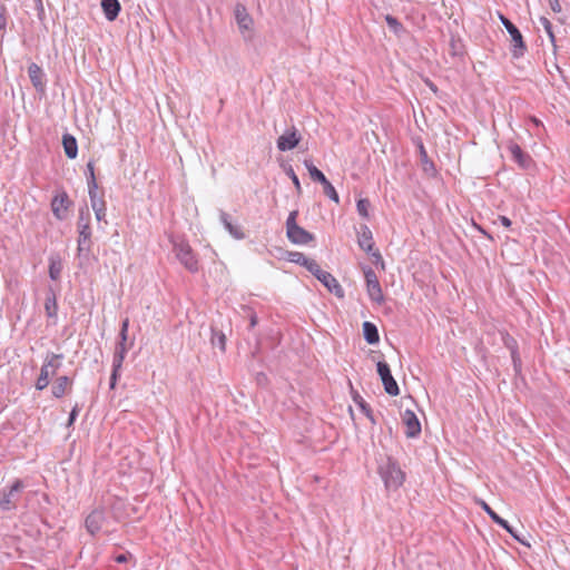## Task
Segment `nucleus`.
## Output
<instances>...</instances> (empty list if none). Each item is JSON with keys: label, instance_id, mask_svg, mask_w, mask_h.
<instances>
[{"label": "nucleus", "instance_id": "obj_1", "mask_svg": "<svg viewBox=\"0 0 570 570\" xmlns=\"http://www.w3.org/2000/svg\"><path fill=\"white\" fill-rule=\"evenodd\" d=\"M234 18L244 42L252 43L256 37L255 22L245 4L236 3L234 8Z\"/></svg>", "mask_w": 570, "mask_h": 570}, {"label": "nucleus", "instance_id": "obj_2", "mask_svg": "<svg viewBox=\"0 0 570 570\" xmlns=\"http://www.w3.org/2000/svg\"><path fill=\"white\" fill-rule=\"evenodd\" d=\"M77 229H78V246L77 252L78 256L88 255L91 250L92 242H91V227H90V213L88 208L81 209L79 212V217L77 220Z\"/></svg>", "mask_w": 570, "mask_h": 570}, {"label": "nucleus", "instance_id": "obj_3", "mask_svg": "<svg viewBox=\"0 0 570 570\" xmlns=\"http://www.w3.org/2000/svg\"><path fill=\"white\" fill-rule=\"evenodd\" d=\"M379 473L387 489L400 488L405 479L399 463L391 456L380 464Z\"/></svg>", "mask_w": 570, "mask_h": 570}, {"label": "nucleus", "instance_id": "obj_4", "mask_svg": "<svg viewBox=\"0 0 570 570\" xmlns=\"http://www.w3.org/2000/svg\"><path fill=\"white\" fill-rule=\"evenodd\" d=\"M62 358V354H56L52 352H48L46 354L43 364L40 368V374L36 381L37 390L42 391L49 385L50 376L56 374L60 368Z\"/></svg>", "mask_w": 570, "mask_h": 570}, {"label": "nucleus", "instance_id": "obj_5", "mask_svg": "<svg viewBox=\"0 0 570 570\" xmlns=\"http://www.w3.org/2000/svg\"><path fill=\"white\" fill-rule=\"evenodd\" d=\"M298 216V210H292L286 219V236L291 243L296 245H306L314 240V235L299 225H297L296 219Z\"/></svg>", "mask_w": 570, "mask_h": 570}, {"label": "nucleus", "instance_id": "obj_6", "mask_svg": "<svg viewBox=\"0 0 570 570\" xmlns=\"http://www.w3.org/2000/svg\"><path fill=\"white\" fill-rule=\"evenodd\" d=\"M173 250L179 263L190 273H196L199 269V263L196 254L190 245L184 240L178 239L173 243Z\"/></svg>", "mask_w": 570, "mask_h": 570}, {"label": "nucleus", "instance_id": "obj_7", "mask_svg": "<svg viewBox=\"0 0 570 570\" xmlns=\"http://www.w3.org/2000/svg\"><path fill=\"white\" fill-rule=\"evenodd\" d=\"M24 488V483L17 479L9 489H2L0 491V510L11 511L16 509Z\"/></svg>", "mask_w": 570, "mask_h": 570}, {"label": "nucleus", "instance_id": "obj_8", "mask_svg": "<svg viewBox=\"0 0 570 570\" xmlns=\"http://www.w3.org/2000/svg\"><path fill=\"white\" fill-rule=\"evenodd\" d=\"M308 272L313 274L328 289V292L338 298L344 297V289L337 279L331 273L323 271L316 261L314 264L308 266Z\"/></svg>", "mask_w": 570, "mask_h": 570}, {"label": "nucleus", "instance_id": "obj_9", "mask_svg": "<svg viewBox=\"0 0 570 570\" xmlns=\"http://www.w3.org/2000/svg\"><path fill=\"white\" fill-rule=\"evenodd\" d=\"M500 21L505 27L507 31L511 36L512 41V56L514 58H520L524 55L527 50V46L524 43L523 37L520 30L503 14H500Z\"/></svg>", "mask_w": 570, "mask_h": 570}, {"label": "nucleus", "instance_id": "obj_10", "mask_svg": "<svg viewBox=\"0 0 570 570\" xmlns=\"http://www.w3.org/2000/svg\"><path fill=\"white\" fill-rule=\"evenodd\" d=\"M376 366H377V373L382 380L385 392L387 394H390L391 396L399 395L400 389L391 373L390 365L386 362L380 361V362H377Z\"/></svg>", "mask_w": 570, "mask_h": 570}, {"label": "nucleus", "instance_id": "obj_11", "mask_svg": "<svg viewBox=\"0 0 570 570\" xmlns=\"http://www.w3.org/2000/svg\"><path fill=\"white\" fill-rule=\"evenodd\" d=\"M364 277L366 281V289L370 298L375 303L382 304L384 302V296L375 272L368 267L366 271H364Z\"/></svg>", "mask_w": 570, "mask_h": 570}, {"label": "nucleus", "instance_id": "obj_12", "mask_svg": "<svg viewBox=\"0 0 570 570\" xmlns=\"http://www.w3.org/2000/svg\"><path fill=\"white\" fill-rule=\"evenodd\" d=\"M357 244L367 254H371L376 259H382L380 252L377 249L374 250L373 234L367 225H361L357 232Z\"/></svg>", "mask_w": 570, "mask_h": 570}, {"label": "nucleus", "instance_id": "obj_13", "mask_svg": "<svg viewBox=\"0 0 570 570\" xmlns=\"http://www.w3.org/2000/svg\"><path fill=\"white\" fill-rule=\"evenodd\" d=\"M301 139V134L293 126L278 137L276 145L278 150L287 151L294 149L299 144Z\"/></svg>", "mask_w": 570, "mask_h": 570}, {"label": "nucleus", "instance_id": "obj_14", "mask_svg": "<svg viewBox=\"0 0 570 570\" xmlns=\"http://www.w3.org/2000/svg\"><path fill=\"white\" fill-rule=\"evenodd\" d=\"M71 205V202L68 197V194L62 190L55 195L51 200V210L55 217L59 220H62L67 217L68 209Z\"/></svg>", "mask_w": 570, "mask_h": 570}, {"label": "nucleus", "instance_id": "obj_15", "mask_svg": "<svg viewBox=\"0 0 570 570\" xmlns=\"http://www.w3.org/2000/svg\"><path fill=\"white\" fill-rule=\"evenodd\" d=\"M508 150L511 154L512 160L515 161L522 169H529L533 165L531 156L523 151L515 142L508 145Z\"/></svg>", "mask_w": 570, "mask_h": 570}, {"label": "nucleus", "instance_id": "obj_16", "mask_svg": "<svg viewBox=\"0 0 570 570\" xmlns=\"http://www.w3.org/2000/svg\"><path fill=\"white\" fill-rule=\"evenodd\" d=\"M402 420L406 426L405 435L407 438H416L420 435L421 423L413 411L405 410L402 414Z\"/></svg>", "mask_w": 570, "mask_h": 570}, {"label": "nucleus", "instance_id": "obj_17", "mask_svg": "<svg viewBox=\"0 0 570 570\" xmlns=\"http://www.w3.org/2000/svg\"><path fill=\"white\" fill-rule=\"evenodd\" d=\"M105 520L106 517L104 510L96 509L86 518L85 527L91 535H95L101 530Z\"/></svg>", "mask_w": 570, "mask_h": 570}, {"label": "nucleus", "instance_id": "obj_18", "mask_svg": "<svg viewBox=\"0 0 570 570\" xmlns=\"http://www.w3.org/2000/svg\"><path fill=\"white\" fill-rule=\"evenodd\" d=\"M28 75L35 89L43 92L46 88V75L41 67L36 62H31L28 67Z\"/></svg>", "mask_w": 570, "mask_h": 570}, {"label": "nucleus", "instance_id": "obj_19", "mask_svg": "<svg viewBox=\"0 0 570 570\" xmlns=\"http://www.w3.org/2000/svg\"><path fill=\"white\" fill-rule=\"evenodd\" d=\"M126 354H127V350L115 348L114 356H112V371H111L110 382H109L110 389H115V386H116V383H117V380L119 376V371L122 367V363L125 361Z\"/></svg>", "mask_w": 570, "mask_h": 570}, {"label": "nucleus", "instance_id": "obj_20", "mask_svg": "<svg viewBox=\"0 0 570 570\" xmlns=\"http://www.w3.org/2000/svg\"><path fill=\"white\" fill-rule=\"evenodd\" d=\"M219 218L225 229L235 238V239H244L245 233L242 229V226L233 223L232 217L224 210H220Z\"/></svg>", "mask_w": 570, "mask_h": 570}, {"label": "nucleus", "instance_id": "obj_21", "mask_svg": "<svg viewBox=\"0 0 570 570\" xmlns=\"http://www.w3.org/2000/svg\"><path fill=\"white\" fill-rule=\"evenodd\" d=\"M71 386H72V381L70 377H68L66 375L59 376V377H57V380L55 381V383L51 387L52 395L56 399H60L71 390Z\"/></svg>", "mask_w": 570, "mask_h": 570}, {"label": "nucleus", "instance_id": "obj_22", "mask_svg": "<svg viewBox=\"0 0 570 570\" xmlns=\"http://www.w3.org/2000/svg\"><path fill=\"white\" fill-rule=\"evenodd\" d=\"M101 8L108 21L116 20L121 10V6L118 0H101Z\"/></svg>", "mask_w": 570, "mask_h": 570}, {"label": "nucleus", "instance_id": "obj_23", "mask_svg": "<svg viewBox=\"0 0 570 570\" xmlns=\"http://www.w3.org/2000/svg\"><path fill=\"white\" fill-rule=\"evenodd\" d=\"M65 154L69 159H75L78 155V145L73 136L66 134L62 137Z\"/></svg>", "mask_w": 570, "mask_h": 570}, {"label": "nucleus", "instance_id": "obj_24", "mask_svg": "<svg viewBox=\"0 0 570 570\" xmlns=\"http://www.w3.org/2000/svg\"><path fill=\"white\" fill-rule=\"evenodd\" d=\"M363 335L368 344H376L380 341L377 327L371 322L363 323Z\"/></svg>", "mask_w": 570, "mask_h": 570}, {"label": "nucleus", "instance_id": "obj_25", "mask_svg": "<svg viewBox=\"0 0 570 570\" xmlns=\"http://www.w3.org/2000/svg\"><path fill=\"white\" fill-rule=\"evenodd\" d=\"M353 401L354 403L360 407V410L366 415V417L373 423L375 424L376 421L374 419V415H373V412H372V409L371 406L365 402V400L357 393V392H353Z\"/></svg>", "mask_w": 570, "mask_h": 570}, {"label": "nucleus", "instance_id": "obj_26", "mask_svg": "<svg viewBox=\"0 0 570 570\" xmlns=\"http://www.w3.org/2000/svg\"><path fill=\"white\" fill-rule=\"evenodd\" d=\"M304 165L314 181L320 183L321 185L325 184L328 179L325 175L311 161L304 160Z\"/></svg>", "mask_w": 570, "mask_h": 570}, {"label": "nucleus", "instance_id": "obj_27", "mask_svg": "<svg viewBox=\"0 0 570 570\" xmlns=\"http://www.w3.org/2000/svg\"><path fill=\"white\" fill-rule=\"evenodd\" d=\"M287 259L289 262H292V263H295V264H298L301 266H304L307 271H308V266H311V264L315 263L314 259H311V258L306 257L301 252H288Z\"/></svg>", "mask_w": 570, "mask_h": 570}, {"label": "nucleus", "instance_id": "obj_28", "mask_svg": "<svg viewBox=\"0 0 570 570\" xmlns=\"http://www.w3.org/2000/svg\"><path fill=\"white\" fill-rule=\"evenodd\" d=\"M88 194L92 210L98 208H106V202L104 200V197L98 194V186L94 187V189L88 187Z\"/></svg>", "mask_w": 570, "mask_h": 570}, {"label": "nucleus", "instance_id": "obj_29", "mask_svg": "<svg viewBox=\"0 0 570 570\" xmlns=\"http://www.w3.org/2000/svg\"><path fill=\"white\" fill-rule=\"evenodd\" d=\"M62 271V264L59 258L50 257L49 259V277L52 281H58L60 278Z\"/></svg>", "mask_w": 570, "mask_h": 570}, {"label": "nucleus", "instance_id": "obj_30", "mask_svg": "<svg viewBox=\"0 0 570 570\" xmlns=\"http://www.w3.org/2000/svg\"><path fill=\"white\" fill-rule=\"evenodd\" d=\"M45 311L48 317H56L58 312V305L56 295L53 293L49 294L46 297L45 302Z\"/></svg>", "mask_w": 570, "mask_h": 570}, {"label": "nucleus", "instance_id": "obj_31", "mask_svg": "<svg viewBox=\"0 0 570 570\" xmlns=\"http://www.w3.org/2000/svg\"><path fill=\"white\" fill-rule=\"evenodd\" d=\"M9 12L4 3L0 2V37H4L9 24Z\"/></svg>", "mask_w": 570, "mask_h": 570}, {"label": "nucleus", "instance_id": "obj_32", "mask_svg": "<svg viewBox=\"0 0 570 570\" xmlns=\"http://www.w3.org/2000/svg\"><path fill=\"white\" fill-rule=\"evenodd\" d=\"M371 203L367 198H361L356 203V209L361 217L367 219L370 217Z\"/></svg>", "mask_w": 570, "mask_h": 570}, {"label": "nucleus", "instance_id": "obj_33", "mask_svg": "<svg viewBox=\"0 0 570 570\" xmlns=\"http://www.w3.org/2000/svg\"><path fill=\"white\" fill-rule=\"evenodd\" d=\"M323 186V191L324 194L333 202H335L336 204L340 203V196L336 191V189L334 188V186L331 184L330 180H327L325 184L322 185Z\"/></svg>", "mask_w": 570, "mask_h": 570}, {"label": "nucleus", "instance_id": "obj_34", "mask_svg": "<svg viewBox=\"0 0 570 570\" xmlns=\"http://www.w3.org/2000/svg\"><path fill=\"white\" fill-rule=\"evenodd\" d=\"M385 21L389 26V28L395 33V35H399L400 32L403 31V26L402 23L393 16L391 14H387L385 16Z\"/></svg>", "mask_w": 570, "mask_h": 570}, {"label": "nucleus", "instance_id": "obj_35", "mask_svg": "<svg viewBox=\"0 0 570 570\" xmlns=\"http://www.w3.org/2000/svg\"><path fill=\"white\" fill-rule=\"evenodd\" d=\"M86 176H87L88 187H91L94 189V187L98 186L96 176H95V166H94L92 161H89L87 164Z\"/></svg>", "mask_w": 570, "mask_h": 570}, {"label": "nucleus", "instance_id": "obj_36", "mask_svg": "<svg viewBox=\"0 0 570 570\" xmlns=\"http://www.w3.org/2000/svg\"><path fill=\"white\" fill-rule=\"evenodd\" d=\"M450 52L452 56H462L463 55V45L460 39L451 38L450 41Z\"/></svg>", "mask_w": 570, "mask_h": 570}, {"label": "nucleus", "instance_id": "obj_37", "mask_svg": "<svg viewBox=\"0 0 570 570\" xmlns=\"http://www.w3.org/2000/svg\"><path fill=\"white\" fill-rule=\"evenodd\" d=\"M540 22L544 29V31L547 32L549 39L551 40V42H554L556 41V37H554V33H553V30H552V23L550 22V20L546 17H541L540 18Z\"/></svg>", "mask_w": 570, "mask_h": 570}, {"label": "nucleus", "instance_id": "obj_38", "mask_svg": "<svg viewBox=\"0 0 570 570\" xmlns=\"http://www.w3.org/2000/svg\"><path fill=\"white\" fill-rule=\"evenodd\" d=\"M481 507L494 523H502V518L498 513H495L488 503L481 501Z\"/></svg>", "mask_w": 570, "mask_h": 570}, {"label": "nucleus", "instance_id": "obj_39", "mask_svg": "<svg viewBox=\"0 0 570 570\" xmlns=\"http://www.w3.org/2000/svg\"><path fill=\"white\" fill-rule=\"evenodd\" d=\"M286 174L288 175V177L292 179L294 186H295V189L297 191V194H302V187H301V183H299V179L297 177V175L295 174L294 169L292 167H289L286 171Z\"/></svg>", "mask_w": 570, "mask_h": 570}, {"label": "nucleus", "instance_id": "obj_40", "mask_svg": "<svg viewBox=\"0 0 570 570\" xmlns=\"http://www.w3.org/2000/svg\"><path fill=\"white\" fill-rule=\"evenodd\" d=\"M128 328H129V318H125L121 322L120 331H119V338H122L124 341L128 340Z\"/></svg>", "mask_w": 570, "mask_h": 570}, {"label": "nucleus", "instance_id": "obj_41", "mask_svg": "<svg viewBox=\"0 0 570 570\" xmlns=\"http://www.w3.org/2000/svg\"><path fill=\"white\" fill-rule=\"evenodd\" d=\"M212 341L214 345H218L222 351H225L226 337L223 333L215 334Z\"/></svg>", "mask_w": 570, "mask_h": 570}, {"label": "nucleus", "instance_id": "obj_42", "mask_svg": "<svg viewBox=\"0 0 570 570\" xmlns=\"http://www.w3.org/2000/svg\"><path fill=\"white\" fill-rule=\"evenodd\" d=\"M79 411H80V410H79V406H78V404H76V405L72 407V410H71V412H70V414H69L68 422H67V426H71V425L75 423V421H76V419H77V416H78V414H79Z\"/></svg>", "mask_w": 570, "mask_h": 570}, {"label": "nucleus", "instance_id": "obj_43", "mask_svg": "<svg viewBox=\"0 0 570 570\" xmlns=\"http://www.w3.org/2000/svg\"><path fill=\"white\" fill-rule=\"evenodd\" d=\"M106 210H107V208H98V209H95V210H94V212H95L96 219H97L98 222H102V220H104L105 223H107V222H106Z\"/></svg>", "mask_w": 570, "mask_h": 570}, {"label": "nucleus", "instance_id": "obj_44", "mask_svg": "<svg viewBox=\"0 0 570 570\" xmlns=\"http://www.w3.org/2000/svg\"><path fill=\"white\" fill-rule=\"evenodd\" d=\"M246 311L249 312V327L253 328L257 324V316L249 307H245Z\"/></svg>", "mask_w": 570, "mask_h": 570}, {"label": "nucleus", "instance_id": "obj_45", "mask_svg": "<svg viewBox=\"0 0 570 570\" xmlns=\"http://www.w3.org/2000/svg\"><path fill=\"white\" fill-rule=\"evenodd\" d=\"M130 557L129 553H121L115 557V561L117 563H125L127 562L128 558Z\"/></svg>", "mask_w": 570, "mask_h": 570}, {"label": "nucleus", "instance_id": "obj_46", "mask_svg": "<svg viewBox=\"0 0 570 570\" xmlns=\"http://www.w3.org/2000/svg\"><path fill=\"white\" fill-rule=\"evenodd\" d=\"M550 7L554 12H560L562 10L559 0H550Z\"/></svg>", "mask_w": 570, "mask_h": 570}, {"label": "nucleus", "instance_id": "obj_47", "mask_svg": "<svg viewBox=\"0 0 570 570\" xmlns=\"http://www.w3.org/2000/svg\"><path fill=\"white\" fill-rule=\"evenodd\" d=\"M499 220L504 227H510L512 224L510 218H508L507 216H499Z\"/></svg>", "mask_w": 570, "mask_h": 570}, {"label": "nucleus", "instance_id": "obj_48", "mask_svg": "<svg viewBox=\"0 0 570 570\" xmlns=\"http://www.w3.org/2000/svg\"><path fill=\"white\" fill-rule=\"evenodd\" d=\"M116 348H124V350L128 351L129 346H127V341L119 338V342L117 343Z\"/></svg>", "mask_w": 570, "mask_h": 570}, {"label": "nucleus", "instance_id": "obj_49", "mask_svg": "<svg viewBox=\"0 0 570 570\" xmlns=\"http://www.w3.org/2000/svg\"><path fill=\"white\" fill-rule=\"evenodd\" d=\"M509 533L519 542L521 543H524V541L519 537V534L517 533V531L511 527V530L509 531Z\"/></svg>", "mask_w": 570, "mask_h": 570}, {"label": "nucleus", "instance_id": "obj_50", "mask_svg": "<svg viewBox=\"0 0 570 570\" xmlns=\"http://www.w3.org/2000/svg\"><path fill=\"white\" fill-rule=\"evenodd\" d=\"M498 525H500L501 528H503L504 530H507L508 532L511 530V525L509 524V522L504 519H502V523H498Z\"/></svg>", "mask_w": 570, "mask_h": 570}, {"label": "nucleus", "instance_id": "obj_51", "mask_svg": "<svg viewBox=\"0 0 570 570\" xmlns=\"http://www.w3.org/2000/svg\"><path fill=\"white\" fill-rule=\"evenodd\" d=\"M512 358H513L514 365H517V352L515 351H512Z\"/></svg>", "mask_w": 570, "mask_h": 570}]
</instances>
